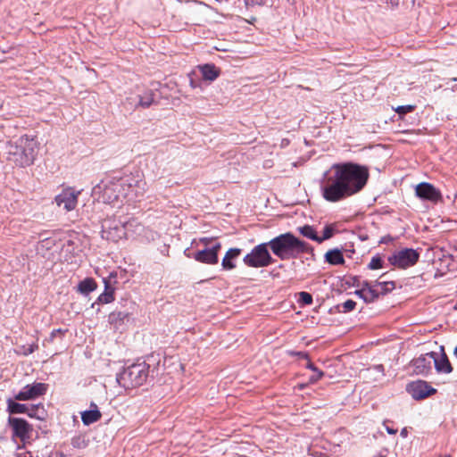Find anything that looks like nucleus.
I'll list each match as a JSON object with an SVG mask.
<instances>
[{"label":"nucleus","instance_id":"32","mask_svg":"<svg viewBox=\"0 0 457 457\" xmlns=\"http://www.w3.org/2000/svg\"><path fill=\"white\" fill-rule=\"evenodd\" d=\"M299 301L304 304L309 305L312 303V296L307 292H301L299 293Z\"/></svg>","mask_w":457,"mask_h":457},{"label":"nucleus","instance_id":"18","mask_svg":"<svg viewBox=\"0 0 457 457\" xmlns=\"http://www.w3.org/2000/svg\"><path fill=\"white\" fill-rule=\"evenodd\" d=\"M242 250L240 248H230L225 253L221 261L222 269L225 270H231L237 267V260L240 256Z\"/></svg>","mask_w":457,"mask_h":457},{"label":"nucleus","instance_id":"7","mask_svg":"<svg viewBox=\"0 0 457 457\" xmlns=\"http://www.w3.org/2000/svg\"><path fill=\"white\" fill-rule=\"evenodd\" d=\"M244 263L251 268H264L275 262L269 252V245L262 243L254 246L252 251L247 253L244 259Z\"/></svg>","mask_w":457,"mask_h":457},{"label":"nucleus","instance_id":"34","mask_svg":"<svg viewBox=\"0 0 457 457\" xmlns=\"http://www.w3.org/2000/svg\"><path fill=\"white\" fill-rule=\"evenodd\" d=\"M414 110V106L413 105H401V106H398L396 109H395V112L400 115H404L408 112H411Z\"/></svg>","mask_w":457,"mask_h":457},{"label":"nucleus","instance_id":"26","mask_svg":"<svg viewBox=\"0 0 457 457\" xmlns=\"http://www.w3.org/2000/svg\"><path fill=\"white\" fill-rule=\"evenodd\" d=\"M297 229L304 237L319 243V236L317 235V232L312 226L304 225L303 227H299Z\"/></svg>","mask_w":457,"mask_h":457},{"label":"nucleus","instance_id":"31","mask_svg":"<svg viewBox=\"0 0 457 457\" xmlns=\"http://www.w3.org/2000/svg\"><path fill=\"white\" fill-rule=\"evenodd\" d=\"M376 285L380 286L381 289L384 294H386L390 291H392L395 288V282L394 281H376Z\"/></svg>","mask_w":457,"mask_h":457},{"label":"nucleus","instance_id":"17","mask_svg":"<svg viewBox=\"0 0 457 457\" xmlns=\"http://www.w3.org/2000/svg\"><path fill=\"white\" fill-rule=\"evenodd\" d=\"M433 355H435L433 356V363L437 372L449 374L453 371V367L443 347L441 353L433 352Z\"/></svg>","mask_w":457,"mask_h":457},{"label":"nucleus","instance_id":"13","mask_svg":"<svg viewBox=\"0 0 457 457\" xmlns=\"http://www.w3.org/2000/svg\"><path fill=\"white\" fill-rule=\"evenodd\" d=\"M221 244L220 242H215L212 246L197 251L194 254V259L199 262L206 264H216L219 261L218 253Z\"/></svg>","mask_w":457,"mask_h":457},{"label":"nucleus","instance_id":"49","mask_svg":"<svg viewBox=\"0 0 457 457\" xmlns=\"http://www.w3.org/2000/svg\"><path fill=\"white\" fill-rule=\"evenodd\" d=\"M440 457H451V456L446 454V455H442Z\"/></svg>","mask_w":457,"mask_h":457},{"label":"nucleus","instance_id":"23","mask_svg":"<svg viewBox=\"0 0 457 457\" xmlns=\"http://www.w3.org/2000/svg\"><path fill=\"white\" fill-rule=\"evenodd\" d=\"M96 281L91 278H87L78 285V291L83 295H88L96 288Z\"/></svg>","mask_w":457,"mask_h":457},{"label":"nucleus","instance_id":"1","mask_svg":"<svg viewBox=\"0 0 457 457\" xmlns=\"http://www.w3.org/2000/svg\"><path fill=\"white\" fill-rule=\"evenodd\" d=\"M368 179L366 166L353 162L333 164L321 181L322 196L328 202H339L361 191Z\"/></svg>","mask_w":457,"mask_h":457},{"label":"nucleus","instance_id":"6","mask_svg":"<svg viewBox=\"0 0 457 457\" xmlns=\"http://www.w3.org/2000/svg\"><path fill=\"white\" fill-rule=\"evenodd\" d=\"M102 238L118 242L128 237L127 221L117 220L115 217H109L102 221Z\"/></svg>","mask_w":457,"mask_h":457},{"label":"nucleus","instance_id":"3","mask_svg":"<svg viewBox=\"0 0 457 457\" xmlns=\"http://www.w3.org/2000/svg\"><path fill=\"white\" fill-rule=\"evenodd\" d=\"M267 245L273 254L281 261L299 258L302 253L314 256L313 247L290 232L275 237L267 242Z\"/></svg>","mask_w":457,"mask_h":457},{"label":"nucleus","instance_id":"28","mask_svg":"<svg viewBox=\"0 0 457 457\" xmlns=\"http://www.w3.org/2000/svg\"><path fill=\"white\" fill-rule=\"evenodd\" d=\"M306 368L312 370V373H314L312 376L310 377L309 381L310 383L313 384L316 383L318 380H320L323 376L324 373L320 370H319L313 363H312L310 361H308L306 364Z\"/></svg>","mask_w":457,"mask_h":457},{"label":"nucleus","instance_id":"27","mask_svg":"<svg viewBox=\"0 0 457 457\" xmlns=\"http://www.w3.org/2000/svg\"><path fill=\"white\" fill-rule=\"evenodd\" d=\"M29 411L27 414L31 418H36L37 420H44L46 417V411L42 404L37 405H29Z\"/></svg>","mask_w":457,"mask_h":457},{"label":"nucleus","instance_id":"8","mask_svg":"<svg viewBox=\"0 0 457 457\" xmlns=\"http://www.w3.org/2000/svg\"><path fill=\"white\" fill-rule=\"evenodd\" d=\"M420 253L412 248H403L388 257L391 265L399 269H407L417 263Z\"/></svg>","mask_w":457,"mask_h":457},{"label":"nucleus","instance_id":"37","mask_svg":"<svg viewBox=\"0 0 457 457\" xmlns=\"http://www.w3.org/2000/svg\"><path fill=\"white\" fill-rule=\"evenodd\" d=\"M246 7L262 6L266 0H244Z\"/></svg>","mask_w":457,"mask_h":457},{"label":"nucleus","instance_id":"10","mask_svg":"<svg viewBox=\"0 0 457 457\" xmlns=\"http://www.w3.org/2000/svg\"><path fill=\"white\" fill-rule=\"evenodd\" d=\"M48 386L41 382H34L26 385L21 391L14 395L17 401H29L34 400L41 395H44L47 391Z\"/></svg>","mask_w":457,"mask_h":457},{"label":"nucleus","instance_id":"42","mask_svg":"<svg viewBox=\"0 0 457 457\" xmlns=\"http://www.w3.org/2000/svg\"><path fill=\"white\" fill-rule=\"evenodd\" d=\"M388 4H390L392 6H397L401 0H386Z\"/></svg>","mask_w":457,"mask_h":457},{"label":"nucleus","instance_id":"11","mask_svg":"<svg viewBox=\"0 0 457 457\" xmlns=\"http://www.w3.org/2000/svg\"><path fill=\"white\" fill-rule=\"evenodd\" d=\"M79 194V191L68 187L55 196L54 202L59 207H62L66 212H70L76 208Z\"/></svg>","mask_w":457,"mask_h":457},{"label":"nucleus","instance_id":"36","mask_svg":"<svg viewBox=\"0 0 457 457\" xmlns=\"http://www.w3.org/2000/svg\"><path fill=\"white\" fill-rule=\"evenodd\" d=\"M129 316L128 313L126 312H113L110 315V320L113 322V321H116V320H124L125 319H127Z\"/></svg>","mask_w":457,"mask_h":457},{"label":"nucleus","instance_id":"22","mask_svg":"<svg viewBox=\"0 0 457 457\" xmlns=\"http://www.w3.org/2000/svg\"><path fill=\"white\" fill-rule=\"evenodd\" d=\"M7 411L11 414H17V413H27L29 411V405L16 403L15 401L12 399L7 400Z\"/></svg>","mask_w":457,"mask_h":457},{"label":"nucleus","instance_id":"41","mask_svg":"<svg viewBox=\"0 0 457 457\" xmlns=\"http://www.w3.org/2000/svg\"><path fill=\"white\" fill-rule=\"evenodd\" d=\"M384 426H385V428L386 430V432L390 435H395L397 433V429H395L393 428H390L388 426L386 425V423H384Z\"/></svg>","mask_w":457,"mask_h":457},{"label":"nucleus","instance_id":"33","mask_svg":"<svg viewBox=\"0 0 457 457\" xmlns=\"http://www.w3.org/2000/svg\"><path fill=\"white\" fill-rule=\"evenodd\" d=\"M356 306V303L353 300H346L342 303V312H352Z\"/></svg>","mask_w":457,"mask_h":457},{"label":"nucleus","instance_id":"15","mask_svg":"<svg viewBox=\"0 0 457 457\" xmlns=\"http://www.w3.org/2000/svg\"><path fill=\"white\" fill-rule=\"evenodd\" d=\"M8 423L13 431V436L19 437L21 441L29 437L32 428L25 420L10 417Z\"/></svg>","mask_w":457,"mask_h":457},{"label":"nucleus","instance_id":"19","mask_svg":"<svg viewBox=\"0 0 457 457\" xmlns=\"http://www.w3.org/2000/svg\"><path fill=\"white\" fill-rule=\"evenodd\" d=\"M102 418V413L95 403H90V410L81 412V420L84 425L89 426L97 422Z\"/></svg>","mask_w":457,"mask_h":457},{"label":"nucleus","instance_id":"5","mask_svg":"<svg viewBox=\"0 0 457 457\" xmlns=\"http://www.w3.org/2000/svg\"><path fill=\"white\" fill-rule=\"evenodd\" d=\"M149 364L145 361L134 363L125 368L116 377L117 383L125 389L143 385L148 377Z\"/></svg>","mask_w":457,"mask_h":457},{"label":"nucleus","instance_id":"20","mask_svg":"<svg viewBox=\"0 0 457 457\" xmlns=\"http://www.w3.org/2000/svg\"><path fill=\"white\" fill-rule=\"evenodd\" d=\"M198 70L204 80L213 81L220 75V70L212 63L199 65Z\"/></svg>","mask_w":457,"mask_h":457},{"label":"nucleus","instance_id":"2","mask_svg":"<svg viewBox=\"0 0 457 457\" xmlns=\"http://www.w3.org/2000/svg\"><path fill=\"white\" fill-rule=\"evenodd\" d=\"M146 183L137 175H127L122 178H112L107 181H101L96 185L93 193L95 195L102 194L101 198L104 202L113 204L119 202L120 198H128L129 201L136 200L143 196L145 192Z\"/></svg>","mask_w":457,"mask_h":457},{"label":"nucleus","instance_id":"16","mask_svg":"<svg viewBox=\"0 0 457 457\" xmlns=\"http://www.w3.org/2000/svg\"><path fill=\"white\" fill-rule=\"evenodd\" d=\"M433 356V352H430L413 359L411 366L414 372L418 375H428L432 370Z\"/></svg>","mask_w":457,"mask_h":457},{"label":"nucleus","instance_id":"45","mask_svg":"<svg viewBox=\"0 0 457 457\" xmlns=\"http://www.w3.org/2000/svg\"><path fill=\"white\" fill-rule=\"evenodd\" d=\"M298 354L304 357L306 360H308V355L306 353H299Z\"/></svg>","mask_w":457,"mask_h":457},{"label":"nucleus","instance_id":"48","mask_svg":"<svg viewBox=\"0 0 457 457\" xmlns=\"http://www.w3.org/2000/svg\"><path fill=\"white\" fill-rule=\"evenodd\" d=\"M453 309L454 310H457V302L455 303L454 306H453Z\"/></svg>","mask_w":457,"mask_h":457},{"label":"nucleus","instance_id":"46","mask_svg":"<svg viewBox=\"0 0 457 457\" xmlns=\"http://www.w3.org/2000/svg\"><path fill=\"white\" fill-rule=\"evenodd\" d=\"M453 353H454V355H455V356H456V358H457V346L455 347Z\"/></svg>","mask_w":457,"mask_h":457},{"label":"nucleus","instance_id":"35","mask_svg":"<svg viewBox=\"0 0 457 457\" xmlns=\"http://www.w3.org/2000/svg\"><path fill=\"white\" fill-rule=\"evenodd\" d=\"M113 300L112 293H103L98 296L97 301L99 303H108Z\"/></svg>","mask_w":457,"mask_h":457},{"label":"nucleus","instance_id":"21","mask_svg":"<svg viewBox=\"0 0 457 457\" xmlns=\"http://www.w3.org/2000/svg\"><path fill=\"white\" fill-rule=\"evenodd\" d=\"M325 260L332 265H339L345 262L343 253L338 249H332L326 253Z\"/></svg>","mask_w":457,"mask_h":457},{"label":"nucleus","instance_id":"40","mask_svg":"<svg viewBox=\"0 0 457 457\" xmlns=\"http://www.w3.org/2000/svg\"><path fill=\"white\" fill-rule=\"evenodd\" d=\"M364 291L363 284H361V287L359 290L355 291V294L361 299L364 300L365 295L362 293Z\"/></svg>","mask_w":457,"mask_h":457},{"label":"nucleus","instance_id":"14","mask_svg":"<svg viewBox=\"0 0 457 457\" xmlns=\"http://www.w3.org/2000/svg\"><path fill=\"white\" fill-rule=\"evenodd\" d=\"M407 391L413 399L421 400L436 393V389L430 386L426 381L418 380L407 386Z\"/></svg>","mask_w":457,"mask_h":457},{"label":"nucleus","instance_id":"12","mask_svg":"<svg viewBox=\"0 0 457 457\" xmlns=\"http://www.w3.org/2000/svg\"><path fill=\"white\" fill-rule=\"evenodd\" d=\"M415 194L419 198L432 203H437L442 200L441 192L428 182H422L417 185Z\"/></svg>","mask_w":457,"mask_h":457},{"label":"nucleus","instance_id":"24","mask_svg":"<svg viewBox=\"0 0 457 457\" xmlns=\"http://www.w3.org/2000/svg\"><path fill=\"white\" fill-rule=\"evenodd\" d=\"M155 94L152 90H147L142 95L138 96V103L136 106L143 108H148L152 104L154 103Z\"/></svg>","mask_w":457,"mask_h":457},{"label":"nucleus","instance_id":"9","mask_svg":"<svg viewBox=\"0 0 457 457\" xmlns=\"http://www.w3.org/2000/svg\"><path fill=\"white\" fill-rule=\"evenodd\" d=\"M128 237H131L137 238L141 241H153L155 238L156 233L145 228L137 219H130L127 220Z\"/></svg>","mask_w":457,"mask_h":457},{"label":"nucleus","instance_id":"43","mask_svg":"<svg viewBox=\"0 0 457 457\" xmlns=\"http://www.w3.org/2000/svg\"><path fill=\"white\" fill-rule=\"evenodd\" d=\"M400 435L402 437H407L408 436V430L406 428H403L401 432H400Z\"/></svg>","mask_w":457,"mask_h":457},{"label":"nucleus","instance_id":"29","mask_svg":"<svg viewBox=\"0 0 457 457\" xmlns=\"http://www.w3.org/2000/svg\"><path fill=\"white\" fill-rule=\"evenodd\" d=\"M335 231V227L333 224L327 225L323 229L322 237H319V243H322L324 240L329 239L332 237Z\"/></svg>","mask_w":457,"mask_h":457},{"label":"nucleus","instance_id":"30","mask_svg":"<svg viewBox=\"0 0 457 457\" xmlns=\"http://www.w3.org/2000/svg\"><path fill=\"white\" fill-rule=\"evenodd\" d=\"M370 270H378L383 268V260L379 255H374L368 264Z\"/></svg>","mask_w":457,"mask_h":457},{"label":"nucleus","instance_id":"38","mask_svg":"<svg viewBox=\"0 0 457 457\" xmlns=\"http://www.w3.org/2000/svg\"><path fill=\"white\" fill-rule=\"evenodd\" d=\"M62 333H63V331H62V329H60V328H58V329H54V330L51 332L50 336H49L48 341H49V342H53V341L54 340L55 337H56L58 334H62Z\"/></svg>","mask_w":457,"mask_h":457},{"label":"nucleus","instance_id":"39","mask_svg":"<svg viewBox=\"0 0 457 457\" xmlns=\"http://www.w3.org/2000/svg\"><path fill=\"white\" fill-rule=\"evenodd\" d=\"M213 238L212 237H202L200 238V242L204 244L206 247L212 246L211 244L212 243Z\"/></svg>","mask_w":457,"mask_h":457},{"label":"nucleus","instance_id":"44","mask_svg":"<svg viewBox=\"0 0 457 457\" xmlns=\"http://www.w3.org/2000/svg\"><path fill=\"white\" fill-rule=\"evenodd\" d=\"M16 457H32L30 453H18Z\"/></svg>","mask_w":457,"mask_h":457},{"label":"nucleus","instance_id":"25","mask_svg":"<svg viewBox=\"0 0 457 457\" xmlns=\"http://www.w3.org/2000/svg\"><path fill=\"white\" fill-rule=\"evenodd\" d=\"M364 291L362 292L365 295L364 302L365 303H372L374 302L379 295L378 292L375 290L369 281H363Z\"/></svg>","mask_w":457,"mask_h":457},{"label":"nucleus","instance_id":"4","mask_svg":"<svg viewBox=\"0 0 457 457\" xmlns=\"http://www.w3.org/2000/svg\"><path fill=\"white\" fill-rule=\"evenodd\" d=\"M37 142L28 135L10 140L5 145V155L9 162L20 167L31 165L36 158Z\"/></svg>","mask_w":457,"mask_h":457},{"label":"nucleus","instance_id":"47","mask_svg":"<svg viewBox=\"0 0 457 457\" xmlns=\"http://www.w3.org/2000/svg\"><path fill=\"white\" fill-rule=\"evenodd\" d=\"M34 349L32 347L29 348V353H33Z\"/></svg>","mask_w":457,"mask_h":457}]
</instances>
